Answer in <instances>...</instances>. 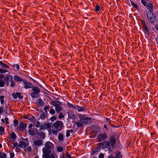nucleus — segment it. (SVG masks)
Instances as JSON below:
<instances>
[{
  "label": "nucleus",
  "mask_w": 158,
  "mask_h": 158,
  "mask_svg": "<svg viewBox=\"0 0 158 158\" xmlns=\"http://www.w3.org/2000/svg\"><path fill=\"white\" fill-rule=\"evenodd\" d=\"M43 154L42 155L43 158H55L53 154L50 153L51 151L49 149H46L45 148H42Z\"/></svg>",
  "instance_id": "f257e3e1"
},
{
  "label": "nucleus",
  "mask_w": 158,
  "mask_h": 158,
  "mask_svg": "<svg viewBox=\"0 0 158 158\" xmlns=\"http://www.w3.org/2000/svg\"><path fill=\"white\" fill-rule=\"evenodd\" d=\"M98 145L99 147L103 149L107 148L109 151H110L111 149V148L110 145L109 141H104L102 142L98 143Z\"/></svg>",
  "instance_id": "f03ea898"
},
{
  "label": "nucleus",
  "mask_w": 158,
  "mask_h": 158,
  "mask_svg": "<svg viewBox=\"0 0 158 158\" xmlns=\"http://www.w3.org/2000/svg\"><path fill=\"white\" fill-rule=\"evenodd\" d=\"M32 88V92L31 94V95L32 98H37L39 97V94L40 92V89L38 87L33 86Z\"/></svg>",
  "instance_id": "7ed1b4c3"
},
{
  "label": "nucleus",
  "mask_w": 158,
  "mask_h": 158,
  "mask_svg": "<svg viewBox=\"0 0 158 158\" xmlns=\"http://www.w3.org/2000/svg\"><path fill=\"white\" fill-rule=\"evenodd\" d=\"M147 18L148 20L151 23H154L156 21V17L153 13L149 12L147 13Z\"/></svg>",
  "instance_id": "20e7f679"
},
{
  "label": "nucleus",
  "mask_w": 158,
  "mask_h": 158,
  "mask_svg": "<svg viewBox=\"0 0 158 158\" xmlns=\"http://www.w3.org/2000/svg\"><path fill=\"white\" fill-rule=\"evenodd\" d=\"M63 125L62 122L61 121H57L54 124V128L58 131H60L63 128Z\"/></svg>",
  "instance_id": "39448f33"
},
{
  "label": "nucleus",
  "mask_w": 158,
  "mask_h": 158,
  "mask_svg": "<svg viewBox=\"0 0 158 158\" xmlns=\"http://www.w3.org/2000/svg\"><path fill=\"white\" fill-rule=\"evenodd\" d=\"M0 67L3 68L9 69V67L8 65L4 64L1 61H0ZM7 72V70L0 68V73H3Z\"/></svg>",
  "instance_id": "423d86ee"
},
{
  "label": "nucleus",
  "mask_w": 158,
  "mask_h": 158,
  "mask_svg": "<svg viewBox=\"0 0 158 158\" xmlns=\"http://www.w3.org/2000/svg\"><path fill=\"white\" fill-rule=\"evenodd\" d=\"M107 138L106 133L104 132L102 134H99L97 137V139L99 142H101L106 139Z\"/></svg>",
  "instance_id": "0eeeda50"
},
{
  "label": "nucleus",
  "mask_w": 158,
  "mask_h": 158,
  "mask_svg": "<svg viewBox=\"0 0 158 158\" xmlns=\"http://www.w3.org/2000/svg\"><path fill=\"white\" fill-rule=\"evenodd\" d=\"M109 142L111 148H114L115 147V144L116 142L115 137L113 135H111L110 136Z\"/></svg>",
  "instance_id": "6e6552de"
},
{
  "label": "nucleus",
  "mask_w": 158,
  "mask_h": 158,
  "mask_svg": "<svg viewBox=\"0 0 158 158\" xmlns=\"http://www.w3.org/2000/svg\"><path fill=\"white\" fill-rule=\"evenodd\" d=\"M92 118L90 117H85L80 119V122L85 124H90L92 123Z\"/></svg>",
  "instance_id": "1a4fd4ad"
},
{
  "label": "nucleus",
  "mask_w": 158,
  "mask_h": 158,
  "mask_svg": "<svg viewBox=\"0 0 158 158\" xmlns=\"http://www.w3.org/2000/svg\"><path fill=\"white\" fill-rule=\"evenodd\" d=\"M45 147L43 148L46 149H49L51 150L54 148V146L53 144L50 142L48 141L46 142L45 144Z\"/></svg>",
  "instance_id": "9d476101"
},
{
  "label": "nucleus",
  "mask_w": 158,
  "mask_h": 158,
  "mask_svg": "<svg viewBox=\"0 0 158 158\" xmlns=\"http://www.w3.org/2000/svg\"><path fill=\"white\" fill-rule=\"evenodd\" d=\"M23 82L24 88L26 89L32 88L33 87V84L31 83L27 82L25 79L23 80Z\"/></svg>",
  "instance_id": "9b49d317"
},
{
  "label": "nucleus",
  "mask_w": 158,
  "mask_h": 158,
  "mask_svg": "<svg viewBox=\"0 0 158 158\" xmlns=\"http://www.w3.org/2000/svg\"><path fill=\"white\" fill-rule=\"evenodd\" d=\"M38 131V129L35 128H34L33 129H29L28 130V132L30 135L32 136H33L35 135H37Z\"/></svg>",
  "instance_id": "f8f14e48"
},
{
  "label": "nucleus",
  "mask_w": 158,
  "mask_h": 158,
  "mask_svg": "<svg viewBox=\"0 0 158 158\" xmlns=\"http://www.w3.org/2000/svg\"><path fill=\"white\" fill-rule=\"evenodd\" d=\"M12 96L14 99H16L18 98L19 99L21 100L23 98V96L21 95V93L20 92L13 93Z\"/></svg>",
  "instance_id": "ddd939ff"
},
{
  "label": "nucleus",
  "mask_w": 158,
  "mask_h": 158,
  "mask_svg": "<svg viewBox=\"0 0 158 158\" xmlns=\"http://www.w3.org/2000/svg\"><path fill=\"white\" fill-rule=\"evenodd\" d=\"M26 127V123L22 122H20L19 123V126L18 127H17L16 128V129L17 130H24L25 129Z\"/></svg>",
  "instance_id": "4468645a"
},
{
  "label": "nucleus",
  "mask_w": 158,
  "mask_h": 158,
  "mask_svg": "<svg viewBox=\"0 0 158 158\" xmlns=\"http://www.w3.org/2000/svg\"><path fill=\"white\" fill-rule=\"evenodd\" d=\"M29 145L28 142L27 141V143L23 141H20L19 142V147L21 148H25Z\"/></svg>",
  "instance_id": "2eb2a0df"
},
{
  "label": "nucleus",
  "mask_w": 158,
  "mask_h": 158,
  "mask_svg": "<svg viewBox=\"0 0 158 158\" xmlns=\"http://www.w3.org/2000/svg\"><path fill=\"white\" fill-rule=\"evenodd\" d=\"M142 23V25L144 29V32H146L147 34H149V30L147 27V25H146V24L144 20H142L141 21Z\"/></svg>",
  "instance_id": "dca6fc26"
},
{
  "label": "nucleus",
  "mask_w": 158,
  "mask_h": 158,
  "mask_svg": "<svg viewBox=\"0 0 158 158\" xmlns=\"http://www.w3.org/2000/svg\"><path fill=\"white\" fill-rule=\"evenodd\" d=\"M33 143L36 147H38L42 145L43 141L41 139L36 140L33 142Z\"/></svg>",
  "instance_id": "f3484780"
},
{
  "label": "nucleus",
  "mask_w": 158,
  "mask_h": 158,
  "mask_svg": "<svg viewBox=\"0 0 158 158\" xmlns=\"http://www.w3.org/2000/svg\"><path fill=\"white\" fill-rule=\"evenodd\" d=\"M69 117L71 119H74L75 118V115L73 111L69 110L68 112Z\"/></svg>",
  "instance_id": "a211bd4d"
},
{
  "label": "nucleus",
  "mask_w": 158,
  "mask_h": 158,
  "mask_svg": "<svg viewBox=\"0 0 158 158\" xmlns=\"http://www.w3.org/2000/svg\"><path fill=\"white\" fill-rule=\"evenodd\" d=\"M51 104L53 106L55 107L62 104L61 102L58 101H52L51 102Z\"/></svg>",
  "instance_id": "6ab92c4d"
},
{
  "label": "nucleus",
  "mask_w": 158,
  "mask_h": 158,
  "mask_svg": "<svg viewBox=\"0 0 158 158\" xmlns=\"http://www.w3.org/2000/svg\"><path fill=\"white\" fill-rule=\"evenodd\" d=\"M123 156L121 153L119 152L117 153L114 157L111 155H110L108 157V158H122Z\"/></svg>",
  "instance_id": "aec40b11"
},
{
  "label": "nucleus",
  "mask_w": 158,
  "mask_h": 158,
  "mask_svg": "<svg viewBox=\"0 0 158 158\" xmlns=\"http://www.w3.org/2000/svg\"><path fill=\"white\" fill-rule=\"evenodd\" d=\"M75 109H77L79 112H81L85 111V107L78 106H76Z\"/></svg>",
  "instance_id": "412c9836"
},
{
  "label": "nucleus",
  "mask_w": 158,
  "mask_h": 158,
  "mask_svg": "<svg viewBox=\"0 0 158 158\" xmlns=\"http://www.w3.org/2000/svg\"><path fill=\"white\" fill-rule=\"evenodd\" d=\"M10 137L12 139H10V141H11L12 142L15 141V140L16 139V136L15 133L14 132H12L10 135Z\"/></svg>",
  "instance_id": "4be33fe9"
},
{
  "label": "nucleus",
  "mask_w": 158,
  "mask_h": 158,
  "mask_svg": "<svg viewBox=\"0 0 158 158\" xmlns=\"http://www.w3.org/2000/svg\"><path fill=\"white\" fill-rule=\"evenodd\" d=\"M13 80V77L10 75H8L6 76L4 78V80L8 82L9 80L10 81Z\"/></svg>",
  "instance_id": "5701e85b"
},
{
  "label": "nucleus",
  "mask_w": 158,
  "mask_h": 158,
  "mask_svg": "<svg viewBox=\"0 0 158 158\" xmlns=\"http://www.w3.org/2000/svg\"><path fill=\"white\" fill-rule=\"evenodd\" d=\"M45 102H43L41 99H39L38 100V106L41 107L44 106Z\"/></svg>",
  "instance_id": "b1692460"
},
{
  "label": "nucleus",
  "mask_w": 158,
  "mask_h": 158,
  "mask_svg": "<svg viewBox=\"0 0 158 158\" xmlns=\"http://www.w3.org/2000/svg\"><path fill=\"white\" fill-rule=\"evenodd\" d=\"M14 79L18 81H23V80L25 79H23L20 77L19 76L17 75H15L14 77Z\"/></svg>",
  "instance_id": "393cba45"
},
{
  "label": "nucleus",
  "mask_w": 158,
  "mask_h": 158,
  "mask_svg": "<svg viewBox=\"0 0 158 158\" xmlns=\"http://www.w3.org/2000/svg\"><path fill=\"white\" fill-rule=\"evenodd\" d=\"M55 110L57 113H59L60 111H62L63 110V108L59 106L55 107Z\"/></svg>",
  "instance_id": "a878e982"
},
{
  "label": "nucleus",
  "mask_w": 158,
  "mask_h": 158,
  "mask_svg": "<svg viewBox=\"0 0 158 158\" xmlns=\"http://www.w3.org/2000/svg\"><path fill=\"white\" fill-rule=\"evenodd\" d=\"M153 5L151 3H148L147 5V7L148 8V9L150 11V12H151L153 10Z\"/></svg>",
  "instance_id": "bb28decb"
},
{
  "label": "nucleus",
  "mask_w": 158,
  "mask_h": 158,
  "mask_svg": "<svg viewBox=\"0 0 158 158\" xmlns=\"http://www.w3.org/2000/svg\"><path fill=\"white\" fill-rule=\"evenodd\" d=\"M37 135H39L43 139H44L45 137V134L44 132L40 133L38 131Z\"/></svg>",
  "instance_id": "cd10ccee"
},
{
  "label": "nucleus",
  "mask_w": 158,
  "mask_h": 158,
  "mask_svg": "<svg viewBox=\"0 0 158 158\" xmlns=\"http://www.w3.org/2000/svg\"><path fill=\"white\" fill-rule=\"evenodd\" d=\"M27 115L28 117L29 118H30V119H30V120H29L30 121H33L35 120V117H34V116L31 115V114H27Z\"/></svg>",
  "instance_id": "c85d7f7f"
},
{
  "label": "nucleus",
  "mask_w": 158,
  "mask_h": 158,
  "mask_svg": "<svg viewBox=\"0 0 158 158\" xmlns=\"http://www.w3.org/2000/svg\"><path fill=\"white\" fill-rule=\"evenodd\" d=\"M14 125L15 127H18L19 122L17 119H14L13 120Z\"/></svg>",
  "instance_id": "c756f323"
},
{
  "label": "nucleus",
  "mask_w": 158,
  "mask_h": 158,
  "mask_svg": "<svg viewBox=\"0 0 158 158\" xmlns=\"http://www.w3.org/2000/svg\"><path fill=\"white\" fill-rule=\"evenodd\" d=\"M131 3L132 6L134 7L135 9L138 10L139 9V7L137 4L132 1H131Z\"/></svg>",
  "instance_id": "7c9ffc66"
},
{
  "label": "nucleus",
  "mask_w": 158,
  "mask_h": 158,
  "mask_svg": "<svg viewBox=\"0 0 158 158\" xmlns=\"http://www.w3.org/2000/svg\"><path fill=\"white\" fill-rule=\"evenodd\" d=\"M58 139L60 141H62L63 139V135L62 134L60 133L58 136Z\"/></svg>",
  "instance_id": "2f4dec72"
},
{
  "label": "nucleus",
  "mask_w": 158,
  "mask_h": 158,
  "mask_svg": "<svg viewBox=\"0 0 158 158\" xmlns=\"http://www.w3.org/2000/svg\"><path fill=\"white\" fill-rule=\"evenodd\" d=\"M67 105L69 107L71 108H73L74 109H76V106H74L73 104H71L69 102H68L67 103Z\"/></svg>",
  "instance_id": "473e14b6"
},
{
  "label": "nucleus",
  "mask_w": 158,
  "mask_h": 158,
  "mask_svg": "<svg viewBox=\"0 0 158 158\" xmlns=\"http://www.w3.org/2000/svg\"><path fill=\"white\" fill-rule=\"evenodd\" d=\"M6 155L4 152H0V157L1 158H6Z\"/></svg>",
  "instance_id": "72a5a7b5"
},
{
  "label": "nucleus",
  "mask_w": 158,
  "mask_h": 158,
  "mask_svg": "<svg viewBox=\"0 0 158 158\" xmlns=\"http://www.w3.org/2000/svg\"><path fill=\"white\" fill-rule=\"evenodd\" d=\"M100 10V6L99 5H97L95 7V10L96 12H97Z\"/></svg>",
  "instance_id": "f704fd0d"
},
{
  "label": "nucleus",
  "mask_w": 158,
  "mask_h": 158,
  "mask_svg": "<svg viewBox=\"0 0 158 158\" xmlns=\"http://www.w3.org/2000/svg\"><path fill=\"white\" fill-rule=\"evenodd\" d=\"M5 98V96H0V102L1 104H3L4 102V98Z\"/></svg>",
  "instance_id": "c9c22d12"
},
{
  "label": "nucleus",
  "mask_w": 158,
  "mask_h": 158,
  "mask_svg": "<svg viewBox=\"0 0 158 158\" xmlns=\"http://www.w3.org/2000/svg\"><path fill=\"white\" fill-rule=\"evenodd\" d=\"M57 150L58 152H62L63 151V148L62 147H58L57 148Z\"/></svg>",
  "instance_id": "e433bc0d"
},
{
  "label": "nucleus",
  "mask_w": 158,
  "mask_h": 158,
  "mask_svg": "<svg viewBox=\"0 0 158 158\" xmlns=\"http://www.w3.org/2000/svg\"><path fill=\"white\" fill-rule=\"evenodd\" d=\"M35 126L36 127L39 128L40 127V123L39 121H37L36 123L34 124Z\"/></svg>",
  "instance_id": "4c0bfd02"
},
{
  "label": "nucleus",
  "mask_w": 158,
  "mask_h": 158,
  "mask_svg": "<svg viewBox=\"0 0 158 158\" xmlns=\"http://www.w3.org/2000/svg\"><path fill=\"white\" fill-rule=\"evenodd\" d=\"M12 66L13 68H15L16 67L17 70H19V66L18 64H14Z\"/></svg>",
  "instance_id": "58836bf2"
},
{
  "label": "nucleus",
  "mask_w": 158,
  "mask_h": 158,
  "mask_svg": "<svg viewBox=\"0 0 158 158\" xmlns=\"http://www.w3.org/2000/svg\"><path fill=\"white\" fill-rule=\"evenodd\" d=\"M141 2L144 6H146L147 5V2L145 0H141Z\"/></svg>",
  "instance_id": "ea45409f"
},
{
  "label": "nucleus",
  "mask_w": 158,
  "mask_h": 158,
  "mask_svg": "<svg viewBox=\"0 0 158 158\" xmlns=\"http://www.w3.org/2000/svg\"><path fill=\"white\" fill-rule=\"evenodd\" d=\"M76 124L78 127H81L83 126V124L79 122H77Z\"/></svg>",
  "instance_id": "a19ab883"
},
{
  "label": "nucleus",
  "mask_w": 158,
  "mask_h": 158,
  "mask_svg": "<svg viewBox=\"0 0 158 158\" xmlns=\"http://www.w3.org/2000/svg\"><path fill=\"white\" fill-rule=\"evenodd\" d=\"M64 116L63 115V113L62 112L60 113L58 116L59 118L61 119V118H64Z\"/></svg>",
  "instance_id": "79ce46f5"
},
{
  "label": "nucleus",
  "mask_w": 158,
  "mask_h": 158,
  "mask_svg": "<svg viewBox=\"0 0 158 158\" xmlns=\"http://www.w3.org/2000/svg\"><path fill=\"white\" fill-rule=\"evenodd\" d=\"M46 129V127L45 125H41L40 128V130H43Z\"/></svg>",
  "instance_id": "37998d69"
},
{
  "label": "nucleus",
  "mask_w": 158,
  "mask_h": 158,
  "mask_svg": "<svg viewBox=\"0 0 158 158\" xmlns=\"http://www.w3.org/2000/svg\"><path fill=\"white\" fill-rule=\"evenodd\" d=\"M10 81V83H10V86L12 87H14V86H15V83L13 82V80Z\"/></svg>",
  "instance_id": "c03bdc74"
},
{
  "label": "nucleus",
  "mask_w": 158,
  "mask_h": 158,
  "mask_svg": "<svg viewBox=\"0 0 158 158\" xmlns=\"http://www.w3.org/2000/svg\"><path fill=\"white\" fill-rule=\"evenodd\" d=\"M26 150L27 151H28L29 152H31L32 150L30 146L26 148Z\"/></svg>",
  "instance_id": "a18cd8bd"
},
{
  "label": "nucleus",
  "mask_w": 158,
  "mask_h": 158,
  "mask_svg": "<svg viewBox=\"0 0 158 158\" xmlns=\"http://www.w3.org/2000/svg\"><path fill=\"white\" fill-rule=\"evenodd\" d=\"M5 85V83L3 81H0V87H3Z\"/></svg>",
  "instance_id": "49530a36"
},
{
  "label": "nucleus",
  "mask_w": 158,
  "mask_h": 158,
  "mask_svg": "<svg viewBox=\"0 0 158 158\" xmlns=\"http://www.w3.org/2000/svg\"><path fill=\"white\" fill-rule=\"evenodd\" d=\"M13 144L14 148L16 147L17 148H18V146H19V145H18V143L17 142H15L13 143Z\"/></svg>",
  "instance_id": "de8ad7c7"
},
{
  "label": "nucleus",
  "mask_w": 158,
  "mask_h": 158,
  "mask_svg": "<svg viewBox=\"0 0 158 158\" xmlns=\"http://www.w3.org/2000/svg\"><path fill=\"white\" fill-rule=\"evenodd\" d=\"M55 113V110L53 109H52L50 111V113L52 114H54Z\"/></svg>",
  "instance_id": "09e8293b"
},
{
  "label": "nucleus",
  "mask_w": 158,
  "mask_h": 158,
  "mask_svg": "<svg viewBox=\"0 0 158 158\" xmlns=\"http://www.w3.org/2000/svg\"><path fill=\"white\" fill-rule=\"evenodd\" d=\"M70 131L69 130H68L66 131V136L67 137H68L70 135Z\"/></svg>",
  "instance_id": "8fccbe9b"
},
{
  "label": "nucleus",
  "mask_w": 158,
  "mask_h": 158,
  "mask_svg": "<svg viewBox=\"0 0 158 158\" xmlns=\"http://www.w3.org/2000/svg\"><path fill=\"white\" fill-rule=\"evenodd\" d=\"M45 117V115L44 114H42L40 116V118L41 119H44Z\"/></svg>",
  "instance_id": "3c124183"
},
{
  "label": "nucleus",
  "mask_w": 158,
  "mask_h": 158,
  "mask_svg": "<svg viewBox=\"0 0 158 158\" xmlns=\"http://www.w3.org/2000/svg\"><path fill=\"white\" fill-rule=\"evenodd\" d=\"M5 120L6 121V124L7 125L9 123V122L8 121V118L7 117H5Z\"/></svg>",
  "instance_id": "603ef678"
},
{
  "label": "nucleus",
  "mask_w": 158,
  "mask_h": 158,
  "mask_svg": "<svg viewBox=\"0 0 158 158\" xmlns=\"http://www.w3.org/2000/svg\"><path fill=\"white\" fill-rule=\"evenodd\" d=\"M56 119V117L55 116H53L51 118V120L52 122L55 120Z\"/></svg>",
  "instance_id": "864d4df0"
},
{
  "label": "nucleus",
  "mask_w": 158,
  "mask_h": 158,
  "mask_svg": "<svg viewBox=\"0 0 158 158\" xmlns=\"http://www.w3.org/2000/svg\"><path fill=\"white\" fill-rule=\"evenodd\" d=\"M45 125L46 126V128H51V125L49 123H47Z\"/></svg>",
  "instance_id": "5fc2aeb1"
},
{
  "label": "nucleus",
  "mask_w": 158,
  "mask_h": 158,
  "mask_svg": "<svg viewBox=\"0 0 158 158\" xmlns=\"http://www.w3.org/2000/svg\"><path fill=\"white\" fill-rule=\"evenodd\" d=\"M85 115L81 114L79 115V118H80V119H81V118H84L85 117Z\"/></svg>",
  "instance_id": "6e6d98bb"
},
{
  "label": "nucleus",
  "mask_w": 158,
  "mask_h": 158,
  "mask_svg": "<svg viewBox=\"0 0 158 158\" xmlns=\"http://www.w3.org/2000/svg\"><path fill=\"white\" fill-rule=\"evenodd\" d=\"M4 131V127H0V132H3Z\"/></svg>",
  "instance_id": "4d7b16f0"
},
{
  "label": "nucleus",
  "mask_w": 158,
  "mask_h": 158,
  "mask_svg": "<svg viewBox=\"0 0 158 158\" xmlns=\"http://www.w3.org/2000/svg\"><path fill=\"white\" fill-rule=\"evenodd\" d=\"M99 158H104V155L103 153H101L99 156Z\"/></svg>",
  "instance_id": "13d9d810"
},
{
  "label": "nucleus",
  "mask_w": 158,
  "mask_h": 158,
  "mask_svg": "<svg viewBox=\"0 0 158 158\" xmlns=\"http://www.w3.org/2000/svg\"><path fill=\"white\" fill-rule=\"evenodd\" d=\"M10 158H13L14 156V153L11 152L10 153Z\"/></svg>",
  "instance_id": "bf43d9fd"
},
{
  "label": "nucleus",
  "mask_w": 158,
  "mask_h": 158,
  "mask_svg": "<svg viewBox=\"0 0 158 158\" xmlns=\"http://www.w3.org/2000/svg\"><path fill=\"white\" fill-rule=\"evenodd\" d=\"M106 121L109 124H110V118H106Z\"/></svg>",
  "instance_id": "052dcab7"
},
{
  "label": "nucleus",
  "mask_w": 158,
  "mask_h": 158,
  "mask_svg": "<svg viewBox=\"0 0 158 158\" xmlns=\"http://www.w3.org/2000/svg\"><path fill=\"white\" fill-rule=\"evenodd\" d=\"M23 118L25 119H28V120H30V119H30V118H29L28 117L27 115H24L23 117Z\"/></svg>",
  "instance_id": "680f3d73"
},
{
  "label": "nucleus",
  "mask_w": 158,
  "mask_h": 158,
  "mask_svg": "<svg viewBox=\"0 0 158 158\" xmlns=\"http://www.w3.org/2000/svg\"><path fill=\"white\" fill-rule=\"evenodd\" d=\"M58 131H58L57 130H53L52 131V132H53V133L54 134H56Z\"/></svg>",
  "instance_id": "e2e57ef3"
},
{
  "label": "nucleus",
  "mask_w": 158,
  "mask_h": 158,
  "mask_svg": "<svg viewBox=\"0 0 158 158\" xmlns=\"http://www.w3.org/2000/svg\"><path fill=\"white\" fill-rule=\"evenodd\" d=\"M99 149V148L97 147L95 148L94 150L96 152H98Z\"/></svg>",
  "instance_id": "0e129e2a"
},
{
  "label": "nucleus",
  "mask_w": 158,
  "mask_h": 158,
  "mask_svg": "<svg viewBox=\"0 0 158 158\" xmlns=\"http://www.w3.org/2000/svg\"><path fill=\"white\" fill-rule=\"evenodd\" d=\"M3 108L2 107H0V114L3 112Z\"/></svg>",
  "instance_id": "69168bd1"
},
{
  "label": "nucleus",
  "mask_w": 158,
  "mask_h": 158,
  "mask_svg": "<svg viewBox=\"0 0 158 158\" xmlns=\"http://www.w3.org/2000/svg\"><path fill=\"white\" fill-rule=\"evenodd\" d=\"M49 108V106H46L44 107V109L45 110H47Z\"/></svg>",
  "instance_id": "338daca9"
},
{
  "label": "nucleus",
  "mask_w": 158,
  "mask_h": 158,
  "mask_svg": "<svg viewBox=\"0 0 158 158\" xmlns=\"http://www.w3.org/2000/svg\"><path fill=\"white\" fill-rule=\"evenodd\" d=\"M104 127L107 130L108 129V128L107 127V125L106 124L104 125Z\"/></svg>",
  "instance_id": "774afa93"
}]
</instances>
